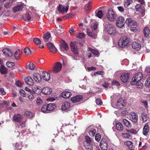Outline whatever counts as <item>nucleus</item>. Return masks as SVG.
<instances>
[{"label":"nucleus","mask_w":150,"mask_h":150,"mask_svg":"<svg viewBox=\"0 0 150 150\" xmlns=\"http://www.w3.org/2000/svg\"><path fill=\"white\" fill-rule=\"evenodd\" d=\"M122 122L123 124L128 128H131L132 127V125L130 122L127 120L125 119H122Z\"/></svg>","instance_id":"29"},{"label":"nucleus","mask_w":150,"mask_h":150,"mask_svg":"<svg viewBox=\"0 0 150 150\" xmlns=\"http://www.w3.org/2000/svg\"><path fill=\"white\" fill-rule=\"evenodd\" d=\"M85 141L84 142V144H85L86 142L87 143H92V142H93V140L90 137L88 136H85Z\"/></svg>","instance_id":"40"},{"label":"nucleus","mask_w":150,"mask_h":150,"mask_svg":"<svg viewBox=\"0 0 150 150\" xmlns=\"http://www.w3.org/2000/svg\"><path fill=\"white\" fill-rule=\"evenodd\" d=\"M98 25V23L97 22H95L92 25V27L94 30H96L97 28Z\"/></svg>","instance_id":"60"},{"label":"nucleus","mask_w":150,"mask_h":150,"mask_svg":"<svg viewBox=\"0 0 150 150\" xmlns=\"http://www.w3.org/2000/svg\"><path fill=\"white\" fill-rule=\"evenodd\" d=\"M31 18V17L28 13H27L25 15L24 17V19L25 20L29 21Z\"/></svg>","instance_id":"57"},{"label":"nucleus","mask_w":150,"mask_h":150,"mask_svg":"<svg viewBox=\"0 0 150 150\" xmlns=\"http://www.w3.org/2000/svg\"><path fill=\"white\" fill-rule=\"evenodd\" d=\"M56 29L53 30L56 35L62 33L64 32L63 28L62 25H58L56 26Z\"/></svg>","instance_id":"13"},{"label":"nucleus","mask_w":150,"mask_h":150,"mask_svg":"<svg viewBox=\"0 0 150 150\" xmlns=\"http://www.w3.org/2000/svg\"><path fill=\"white\" fill-rule=\"evenodd\" d=\"M96 104L98 105H100L102 104V101L100 99L98 98L96 100Z\"/></svg>","instance_id":"63"},{"label":"nucleus","mask_w":150,"mask_h":150,"mask_svg":"<svg viewBox=\"0 0 150 150\" xmlns=\"http://www.w3.org/2000/svg\"><path fill=\"white\" fill-rule=\"evenodd\" d=\"M125 144L129 148H131L133 146V143L131 141H127L125 142Z\"/></svg>","instance_id":"55"},{"label":"nucleus","mask_w":150,"mask_h":150,"mask_svg":"<svg viewBox=\"0 0 150 150\" xmlns=\"http://www.w3.org/2000/svg\"><path fill=\"white\" fill-rule=\"evenodd\" d=\"M69 7L68 5H67L65 6H64L59 4L57 7V8L59 13L62 14H63L64 13L67 12Z\"/></svg>","instance_id":"7"},{"label":"nucleus","mask_w":150,"mask_h":150,"mask_svg":"<svg viewBox=\"0 0 150 150\" xmlns=\"http://www.w3.org/2000/svg\"><path fill=\"white\" fill-rule=\"evenodd\" d=\"M143 74L142 73L139 72L136 74L132 79L131 84L136 85L139 88L143 86L142 83L140 82L141 79L142 78Z\"/></svg>","instance_id":"1"},{"label":"nucleus","mask_w":150,"mask_h":150,"mask_svg":"<svg viewBox=\"0 0 150 150\" xmlns=\"http://www.w3.org/2000/svg\"><path fill=\"white\" fill-rule=\"evenodd\" d=\"M91 1H89L88 2V4H86L84 7L85 10L86 11H89L91 9V6L90 4L91 3Z\"/></svg>","instance_id":"39"},{"label":"nucleus","mask_w":150,"mask_h":150,"mask_svg":"<svg viewBox=\"0 0 150 150\" xmlns=\"http://www.w3.org/2000/svg\"><path fill=\"white\" fill-rule=\"evenodd\" d=\"M42 92V90L37 87H35L33 89V93L37 94H40Z\"/></svg>","instance_id":"34"},{"label":"nucleus","mask_w":150,"mask_h":150,"mask_svg":"<svg viewBox=\"0 0 150 150\" xmlns=\"http://www.w3.org/2000/svg\"><path fill=\"white\" fill-rule=\"evenodd\" d=\"M71 50L72 52L75 54H77L79 53V49L77 48L76 43V42H71L70 43Z\"/></svg>","instance_id":"9"},{"label":"nucleus","mask_w":150,"mask_h":150,"mask_svg":"<svg viewBox=\"0 0 150 150\" xmlns=\"http://www.w3.org/2000/svg\"><path fill=\"white\" fill-rule=\"evenodd\" d=\"M19 92L21 96L24 97H26V94L25 91L22 89H20L19 91Z\"/></svg>","instance_id":"56"},{"label":"nucleus","mask_w":150,"mask_h":150,"mask_svg":"<svg viewBox=\"0 0 150 150\" xmlns=\"http://www.w3.org/2000/svg\"><path fill=\"white\" fill-rule=\"evenodd\" d=\"M3 52L6 57H11L13 54L11 50L8 48L4 49L3 50Z\"/></svg>","instance_id":"18"},{"label":"nucleus","mask_w":150,"mask_h":150,"mask_svg":"<svg viewBox=\"0 0 150 150\" xmlns=\"http://www.w3.org/2000/svg\"><path fill=\"white\" fill-rule=\"evenodd\" d=\"M104 25L105 27V30L109 34L114 35L116 33L115 27L109 23L105 22Z\"/></svg>","instance_id":"2"},{"label":"nucleus","mask_w":150,"mask_h":150,"mask_svg":"<svg viewBox=\"0 0 150 150\" xmlns=\"http://www.w3.org/2000/svg\"><path fill=\"white\" fill-rule=\"evenodd\" d=\"M24 7V5L22 4H18L13 8V11L14 13L21 11Z\"/></svg>","instance_id":"19"},{"label":"nucleus","mask_w":150,"mask_h":150,"mask_svg":"<svg viewBox=\"0 0 150 150\" xmlns=\"http://www.w3.org/2000/svg\"><path fill=\"white\" fill-rule=\"evenodd\" d=\"M6 64L8 67L11 68L13 67L14 66L15 64L13 62H6Z\"/></svg>","instance_id":"51"},{"label":"nucleus","mask_w":150,"mask_h":150,"mask_svg":"<svg viewBox=\"0 0 150 150\" xmlns=\"http://www.w3.org/2000/svg\"><path fill=\"white\" fill-rule=\"evenodd\" d=\"M141 116L144 122H146L147 121L148 117L146 113H143L142 114Z\"/></svg>","instance_id":"43"},{"label":"nucleus","mask_w":150,"mask_h":150,"mask_svg":"<svg viewBox=\"0 0 150 150\" xmlns=\"http://www.w3.org/2000/svg\"><path fill=\"white\" fill-rule=\"evenodd\" d=\"M149 132V127L147 125H144L143 129V133L145 135H146Z\"/></svg>","instance_id":"33"},{"label":"nucleus","mask_w":150,"mask_h":150,"mask_svg":"<svg viewBox=\"0 0 150 150\" xmlns=\"http://www.w3.org/2000/svg\"><path fill=\"white\" fill-rule=\"evenodd\" d=\"M62 67V64L60 62H57L55 63L53 68V72L54 73H58L61 70Z\"/></svg>","instance_id":"6"},{"label":"nucleus","mask_w":150,"mask_h":150,"mask_svg":"<svg viewBox=\"0 0 150 150\" xmlns=\"http://www.w3.org/2000/svg\"><path fill=\"white\" fill-rule=\"evenodd\" d=\"M116 127L118 130L121 131L123 129V127L122 124L120 122H118L116 125Z\"/></svg>","instance_id":"35"},{"label":"nucleus","mask_w":150,"mask_h":150,"mask_svg":"<svg viewBox=\"0 0 150 150\" xmlns=\"http://www.w3.org/2000/svg\"><path fill=\"white\" fill-rule=\"evenodd\" d=\"M126 23L128 25V26L130 27H134L137 25V23L134 21L133 20L132 18H127L126 21Z\"/></svg>","instance_id":"14"},{"label":"nucleus","mask_w":150,"mask_h":150,"mask_svg":"<svg viewBox=\"0 0 150 150\" xmlns=\"http://www.w3.org/2000/svg\"><path fill=\"white\" fill-rule=\"evenodd\" d=\"M112 84L113 85H115L117 86L120 85V83L119 82L116 80L113 81L112 82Z\"/></svg>","instance_id":"61"},{"label":"nucleus","mask_w":150,"mask_h":150,"mask_svg":"<svg viewBox=\"0 0 150 150\" xmlns=\"http://www.w3.org/2000/svg\"><path fill=\"white\" fill-rule=\"evenodd\" d=\"M47 45L49 49L51 52L54 53L57 51V49L52 43H48L47 44Z\"/></svg>","instance_id":"17"},{"label":"nucleus","mask_w":150,"mask_h":150,"mask_svg":"<svg viewBox=\"0 0 150 150\" xmlns=\"http://www.w3.org/2000/svg\"><path fill=\"white\" fill-rule=\"evenodd\" d=\"M103 15L102 11L101 10H98L96 13V16L100 18H102Z\"/></svg>","instance_id":"45"},{"label":"nucleus","mask_w":150,"mask_h":150,"mask_svg":"<svg viewBox=\"0 0 150 150\" xmlns=\"http://www.w3.org/2000/svg\"><path fill=\"white\" fill-rule=\"evenodd\" d=\"M62 47L64 50L67 51L68 50V47L67 44L66 43H63L62 45Z\"/></svg>","instance_id":"50"},{"label":"nucleus","mask_w":150,"mask_h":150,"mask_svg":"<svg viewBox=\"0 0 150 150\" xmlns=\"http://www.w3.org/2000/svg\"><path fill=\"white\" fill-rule=\"evenodd\" d=\"M25 82L28 85L32 86L33 84V81L30 77L28 76L26 77L25 79Z\"/></svg>","instance_id":"25"},{"label":"nucleus","mask_w":150,"mask_h":150,"mask_svg":"<svg viewBox=\"0 0 150 150\" xmlns=\"http://www.w3.org/2000/svg\"><path fill=\"white\" fill-rule=\"evenodd\" d=\"M122 137L124 138H129L130 137V134L128 133H122Z\"/></svg>","instance_id":"62"},{"label":"nucleus","mask_w":150,"mask_h":150,"mask_svg":"<svg viewBox=\"0 0 150 150\" xmlns=\"http://www.w3.org/2000/svg\"><path fill=\"white\" fill-rule=\"evenodd\" d=\"M106 16L108 19L111 21H114L117 18V15L111 9L108 10Z\"/></svg>","instance_id":"4"},{"label":"nucleus","mask_w":150,"mask_h":150,"mask_svg":"<svg viewBox=\"0 0 150 150\" xmlns=\"http://www.w3.org/2000/svg\"><path fill=\"white\" fill-rule=\"evenodd\" d=\"M52 90L50 87H45L43 88L42 90V92L45 95L50 94L52 92Z\"/></svg>","instance_id":"23"},{"label":"nucleus","mask_w":150,"mask_h":150,"mask_svg":"<svg viewBox=\"0 0 150 150\" xmlns=\"http://www.w3.org/2000/svg\"><path fill=\"white\" fill-rule=\"evenodd\" d=\"M129 42V38L126 36L121 38L118 41L119 45L121 47H124L127 46Z\"/></svg>","instance_id":"3"},{"label":"nucleus","mask_w":150,"mask_h":150,"mask_svg":"<svg viewBox=\"0 0 150 150\" xmlns=\"http://www.w3.org/2000/svg\"><path fill=\"white\" fill-rule=\"evenodd\" d=\"M87 33L88 35L89 36L92 37L93 38H96L97 37L96 35L94 34L92 32H91L89 30H87Z\"/></svg>","instance_id":"42"},{"label":"nucleus","mask_w":150,"mask_h":150,"mask_svg":"<svg viewBox=\"0 0 150 150\" xmlns=\"http://www.w3.org/2000/svg\"><path fill=\"white\" fill-rule=\"evenodd\" d=\"M82 97L81 96H78L71 98V101L73 103H76L81 101Z\"/></svg>","instance_id":"24"},{"label":"nucleus","mask_w":150,"mask_h":150,"mask_svg":"<svg viewBox=\"0 0 150 150\" xmlns=\"http://www.w3.org/2000/svg\"><path fill=\"white\" fill-rule=\"evenodd\" d=\"M88 50L91 51L94 55L98 56L99 54V52L98 51L95 50L93 49L90 47H88Z\"/></svg>","instance_id":"36"},{"label":"nucleus","mask_w":150,"mask_h":150,"mask_svg":"<svg viewBox=\"0 0 150 150\" xmlns=\"http://www.w3.org/2000/svg\"><path fill=\"white\" fill-rule=\"evenodd\" d=\"M77 38H83L85 37V35L83 33H78L76 35Z\"/></svg>","instance_id":"48"},{"label":"nucleus","mask_w":150,"mask_h":150,"mask_svg":"<svg viewBox=\"0 0 150 150\" xmlns=\"http://www.w3.org/2000/svg\"><path fill=\"white\" fill-rule=\"evenodd\" d=\"M47 110L49 111H52L54 109L56 108V106L54 103H49L47 105Z\"/></svg>","instance_id":"31"},{"label":"nucleus","mask_w":150,"mask_h":150,"mask_svg":"<svg viewBox=\"0 0 150 150\" xmlns=\"http://www.w3.org/2000/svg\"><path fill=\"white\" fill-rule=\"evenodd\" d=\"M100 146L102 150H107L108 149V145L105 140H102L100 142Z\"/></svg>","instance_id":"21"},{"label":"nucleus","mask_w":150,"mask_h":150,"mask_svg":"<svg viewBox=\"0 0 150 150\" xmlns=\"http://www.w3.org/2000/svg\"><path fill=\"white\" fill-rule=\"evenodd\" d=\"M33 41L37 45H39L41 43V41L38 38H35L34 39Z\"/></svg>","instance_id":"46"},{"label":"nucleus","mask_w":150,"mask_h":150,"mask_svg":"<svg viewBox=\"0 0 150 150\" xmlns=\"http://www.w3.org/2000/svg\"><path fill=\"white\" fill-rule=\"evenodd\" d=\"M145 84L146 86L150 87V77L147 78Z\"/></svg>","instance_id":"54"},{"label":"nucleus","mask_w":150,"mask_h":150,"mask_svg":"<svg viewBox=\"0 0 150 150\" xmlns=\"http://www.w3.org/2000/svg\"><path fill=\"white\" fill-rule=\"evenodd\" d=\"M8 102L3 100L2 103L0 104V107H3L5 105H8Z\"/></svg>","instance_id":"59"},{"label":"nucleus","mask_w":150,"mask_h":150,"mask_svg":"<svg viewBox=\"0 0 150 150\" xmlns=\"http://www.w3.org/2000/svg\"><path fill=\"white\" fill-rule=\"evenodd\" d=\"M132 46L133 48L138 50L140 49L141 47V45L140 44L137 42H134L132 44Z\"/></svg>","instance_id":"26"},{"label":"nucleus","mask_w":150,"mask_h":150,"mask_svg":"<svg viewBox=\"0 0 150 150\" xmlns=\"http://www.w3.org/2000/svg\"><path fill=\"white\" fill-rule=\"evenodd\" d=\"M41 110L43 112H45L47 111H48L47 110V105H44L42 106L41 109Z\"/></svg>","instance_id":"49"},{"label":"nucleus","mask_w":150,"mask_h":150,"mask_svg":"<svg viewBox=\"0 0 150 150\" xmlns=\"http://www.w3.org/2000/svg\"><path fill=\"white\" fill-rule=\"evenodd\" d=\"M34 80L36 82H40L42 80L41 75L38 73H34L33 76Z\"/></svg>","instance_id":"16"},{"label":"nucleus","mask_w":150,"mask_h":150,"mask_svg":"<svg viewBox=\"0 0 150 150\" xmlns=\"http://www.w3.org/2000/svg\"><path fill=\"white\" fill-rule=\"evenodd\" d=\"M96 132V130L93 129H92L89 132V133L90 135L92 136H94Z\"/></svg>","instance_id":"52"},{"label":"nucleus","mask_w":150,"mask_h":150,"mask_svg":"<svg viewBox=\"0 0 150 150\" xmlns=\"http://www.w3.org/2000/svg\"><path fill=\"white\" fill-rule=\"evenodd\" d=\"M16 0H9L8 2H6L4 5V7L6 8H10L13 5V2Z\"/></svg>","instance_id":"28"},{"label":"nucleus","mask_w":150,"mask_h":150,"mask_svg":"<svg viewBox=\"0 0 150 150\" xmlns=\"http://www.w3.org/2000/svg\"><path fill=\"white\" fill-rule=\"evenodd\" d=\"M23 120V116L19 114L13 116V120L14 122H20Z\"/></svg>","instance_id":"20"},{"label":"nucleus","mask_w":150,"mask_h":150,"mask_svg":"<svg viewBox=\"0 0 150 150\" xmlns=\"http://www.w3.org/2000/svg\"><path fill=\"white\" fill-rule=\"evenodd\" d=\"M25 115L27 117L29 118L32 117L34 115V114L33 113L28 111H26L25 112Z\"/></svg>","instance_id":"37"},{"label":"nucleus","mask_w":150,"mask_h":150,"mask_svg":"<svg viewBox=\"0 0 150 150\" xmlns=\"http://www.w3.org/2000/svg\"><path fill=\"white\" fill-rule=\"evenodd\" d=\"M50 34L49 33H45L43 36V38L45 42H47L50 37Z\"/></svg>","instance_id":"41"},{"label":"nucleus","mask_w":150,"mask_h":150,"mask_svg":"<svg viewBox=\"0 0 150 150\" xmlns=\"http://www.w3.org/2000/svg\"><path fill=\"white\" fill-rule=\"evenodd\" d=\"M125 24L124 18L122 16L119 17L117 21L116 24L117 27L120 28H122Z\"/></svg>","instance_id":"10"},{"label":"nucleus","mask_w":150,"mask_h":150,"mask_svg":"<svg viewBox=\"0 0 150 150\" xmlns=\"http://www.w3.org/2000/svg\"><path fill=\"white\" fill-rule=\"evenodd\" d=\"M43 79L45 81H48L50 78V74L46 71H44L42 74Z\"/></svg>","instance_id":"22"},{"label":"nucleus","mask_w":150,"mask_h":150,"mask_svg":"<svg viewBox=\"0 0 150 150\" xmlns=\"http://www.w3.org/2000/svg\"><path fill=\"white\" fill-rule=\"evenodd\" d=\"M144 36L146 37H148L150 35V29L148 27H145L144 29Z\"/></svg>","instance_id":"30"},{"label":"nucleus","mask_w":150,"mask_h":150,"mask_svg":"<svg viewBox=\"0 0 150 150\" xmlns=\"http://www.w3.org/2000/svg\"><path fill=\"white\" fill-rule=\"evenodd\" d=\"M130 120L133 122H136L138 121V116L137 114L133 112H131L129 114Z\"/></svg>","instance_id":"11"},{"label":"nucleus","mask_w":150,"mask_h":150,"mask_svg":"<svg viewBox=\"0 0 150 150\" xmlns=\"http://www.w3.org/2000/svg\"><path fill=\"white\" fill-rule=\"evenodd\" d=\"M71 95V93L70 92L65 91L61 93V96L63 98H68L70 97Z\"/></svg>","instance_id":"27"},{"label":"nucleus","mask_w":150,"mask_h":150,"mask_svg":"<svg viewBox=\"0 0 150 150\" xmlns=\"http://www.w3.org/2000/svg\"><path fill=\"white\" fill-rule=\"evenodd\" d=\"M101 136L99 134H96L95 137V139L96 141L98 142L99 141L100 139Z\"/></svg>","instance_id":"58"},{"label":"nucleus","mask_w":150,"mask_h":150,"mask_svg":"<svg viewBox=\"0 0 150 150\" xmlns=\"http://www.w3.org/2000/svg\"><path fill=\"white\" fill-rule=\"evenodd\" d=\"M28 67L29 69L31 70L34 69L35 68V65L32 63H30L28 65Z\"/></svg>","instance_id":"53"},{"label":"nucleus","mask_w":150,"mask_h":150,"mask_svg":"<svg viewBox=\"0 0 150 150\" xmlns=\"http://www.w3.org/2000/svg\"><path fill=\"white\" fill-rule=\"evenodd\" d=\"M71 107L70 104L67 101H64L62 105V109L63 110H69Z\"/></svg>","instance_id":"15"},{"label":"nucleus","mask_w":150,"mask_h":150,"mask_svg":"<svg viewBox=\"0 0 150 150\" xmlns=\"http://www.w3.org/2000/svg\"><path fill=\"white\" fill-rule=\"evenodd\" d=\"M123 100L121 98L119 99L117 101L116 104H115V102H114L112 100H111L112 106L114 108H122L123 106Z\"/></svg>","instance_id":"5"},{"label":"nucleus","mask_w":150,"mask_h":150,"mask_svg":"<svg viewBox=\"0 0 150 150\" xmlns=\"http://www.w3.org/2000/svg\"><path fill=\"white\" fill-rule=\"evenodd\" d=\"M24 50V53L26 55H30L31 54V51L29 48H25Z\"/></svg>","instance_id":"44"},{"label":"nucleus","mask_w":150,"mask_h":150,"mask_svg":"<svg viewBox=\"0 0 150 150\" xmlns=\"http://www.w3.org/2000/svg\"><path fill=\"white\" fill-rule=\"evenodd\" d=\"M97 144L94 142H92V143L87 142L84 144V146L86 149L88 150H93L96 148Z\"/></svg>","instance_id":"8"},{"label":"nucleus","mask_w":150,"mask_h":150,"mask_svg":"<svg viewBox=\"0 0 150 150\" xmlns=\"http://www.w3.org/2000/svg\"><path fill=\"white\" fill-rule=\"evenodd\" d=\"M0 72L1 74H6L7 72V69L4 65H1L0 68Z\"/></svg>","instance_id":"32"},{"label":"nucleus","mask_w":150,"mask_h":150,"mask_svg":"<svg viewBox=\"0 0 150 150\" xmlns=\"http://www.w3.org/2000/svg\"><path fill=\"white\" fill-rule=\"evenodd\" d=\"M127 131L131 133L136 134L137 133V130L134 129H127Z\"/></svg>","instance_id":"47"},{"label":"nucleus","mask_w":150,"mask_h":150,"mask_svg":"<svg viewBox=\"0 0 150 150\" xmlns=\"http://www.w3.org/2000/svg\"><path fill=\"white\" fill-rule=\"evenodd\" d=\"M16 85L20 87H21L23 86V84L19 81H16Z\"/></svg>","instance_id":"64"},{"label":"nucleus","mask_w":150,"mask_h":150,"mask_svg":"<svg viewBox=\"0 0 150 150\" xmlns=\"http://www.w3.org/2000/svg\"><path fill=\"white\" fill-rule=\"evenodd\" d=\"M130 74L129 73H124L121 74L120 78L121 81L124 83H126L129 78Z\"/></svg>","instance_id":"12"},{"label":"nucleus","mask_w":150,"mask_h":150,"mask_svg":"<svg viewBox=\"0 0 150 150\" xmlns=\"http://www.w3.org/2000/svg\"><path fill=\"white\" fill-rule=\"evenodd\" d=\"M22 53V51L20 50H17L15 52L14 57L16 59H18V57L21 55Z\"/></svg>","instance_id":"38"}]
</instances>
